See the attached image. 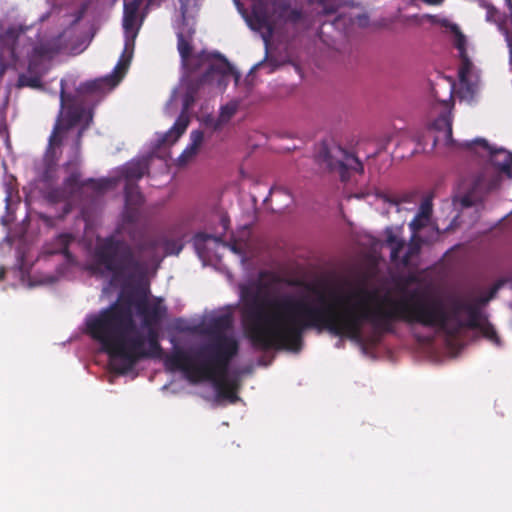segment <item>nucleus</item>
Masks as SVG:
<instances>
[{"mask_svg": "<svg viewBox=\"0 0 512 512\" xmlns=\"http://www.w3.org/2000/svg\"><path fill=\"white\" fill-rule=\"evenodd\" d=\"M409 228L411 231L410 242L406 253L401 258L400 252L405 247V241L399 239L391 229L387 230L386 246L391 250L390 258L392 263L398 269L408 272L406 282L412 284L416 282V264L414 263L416 257V215L411 219Z\"/></svg>", "mask_w": 512, "mask_h": 512, "instance_id": "11", "label": "nucleus"}, {"mask_svg": "<svg viewBox=\"0 0 512 512\" xmlns=\"http://www.w3.org/2000/svg\"><path fill=\"white\" fill-rule=\"evenodd\" d=\"M240 350L239 340L235 335L207 338L197 355L204 359L198 364L194 357L181 348H175L165 359V366L170 371H182L191 382L200 378L228 376L231 361Z\"/></svg>", "mask_w": 512, "mask_h": 512, "instance_id": "4", "label": "nucleus"}, {"mask_svg": "<svg viewBox=\"0 0 512 512\" xmlns=\"http://www.w3.org/2000/svg\"><path fill=\"white\" fill-rule=\"evenodd\" d=\"M127 342L120 361L114 366V371L118 374H128L143 359L161 358L163 356V348L159 339L145 342V337L137 328H135Z\"/></svg>", "mask_w": 512, "mask_h": 512, "instance_id": "9", "label": "nucleus"}, {"mask_svg": "<svg viewBox=\"0 0 512 512\" xmlns=\"http://www.w3.org/2000/svg\"><path fill=\"white\" fill-rule=\"evenodd\" d=\"M65 84V80H61L60 115L49 139L50 146L59 145L61 143L59 133L62 130L70 129L77 125L82 120L86 112L85 108L81 104L83 99H80L75 95L66 93Z\"/></svg>", "mask_w": 512, "mask_h": 512, "instance_id": "12", "label": "nucleus"}, {"mask_svg": "<svg viewBox=\"0 0 512 512\" xmlns=\"http://www.w3.org/2000/svg\"><path fill=\"white\" fill-rule=\"evenodd\" d=\"M423 2L427 3V4H431V5H438L440 4L443 0H422Z\"/></svg>", "mask_w": 512, "mask_h": 512, "instance_id": "43", "label": "nucleus"}, {"mask_svg": "<svg viewBox=\"0 0 512 512\" xmlns=\"http://www.w3.org/2000/svg\"><path fill=\"white\" fill-rule=\"evenodd\" d=\"M324 160L330 170H337L339 172L340 178L344 182L349 179L350 171L360 174L364 172V166L358 157L341 147L326 151Z\"/></svg>", "mask_w": 512, "mask_h": 512, "instance_id": "15", "label": "nucleus"}, {"mask_svg": "<svg viewBox=\"0 0 512 512\" xmlns=\"http://www.w3.org/2000/svg\"><path fill=\"white\" fill-rule=\"evenodd\" d=\"M58 180V166L54 159L45 157L43 167L38 174V181L42 187L54 185Z\"/></svg>", "mask_w": 512, "mask_h": 512, "instance_id": "21", "label": "nucleus"}, {"mask_svg": "<svg viewBox=\"0 0 512 512\" xmlns=\"http://www.w3.org/2000/svg\"><path fill=\"white\" fill-rule=\"evenodd\" d=\"M141 4L142 0H131L124 3L123 28L126 32L134 29Z\"/></svg>", "mask_w": 512, "mask_h": 512, "instance_id": "23", "label": "nucleus"}, {"mask_svg": "<svg viewBox=\"0 0 512 512\" xmlns=\"http://www.w3.org/2000/svg\"><path fill=\"white\" fill-rule=\"evenodd\" d=\"M39 218L46 224L48 225H52L53 224V219L52 217L46 215V214H40L39 215Z\"/></svg>", "mask_w": 512, "mask_h": 512, "instance_id": "41", "label": "nucleus"}, {"mask_svg": "<svg viewBox=\"0 0 512 512\" xmlns=\"http://www.w3.org/2000/svg\"><path fill=\"white\" fill-rule=\"evenodd\" d=\"M148 172L149 163L145 158L128 162L120 169V175L125 183H136Z\"/></svg>", "mask_w": 512, "mask_h": 512, "instance_id": "19", "label": "nucleus"}, {"mask_svg": "<svg viewBox=\"0 0 512 512\" xmlns=\"http://www.w3.org/2000/svg\"><path fill=\"white\" fill-rule=\"evenodd\" d=\"M85 130V127H82L79 132H78V135H77V140H76V146H77V149L80 148V143H81V138H82V135H83V132Z\"/></svg>", "mask_w": 512, "mask_h": 512, "instance_id": "42", "label": "nucleus"}, {"mask_svg": "<svg viewBox=\"0 0 512 512\" xmlns=\"http://www.w3.org/2000/svg\"><path fill=\"white\" fill-rule=\"evenodd\" d=\"M165 311V308H163L159 303L153 304L142 317L143 327L155 326L161 320Z\"/></svg>", "mask_w": 512, "mask_h": 512, "instance_id": "29", "label": "nucleus"}, {"mask_svg": "<svg viewBox=\"0 0 512 512\" xmlns=\"http://www.w3.org/2000/svg\"><path fill=\"white\" fill-rule=\"evenodd\" d=\"M417 145H418V148H419L420 146H422V141H421V139H420V137H419V136H418V142H417Z\"/></svg>", "mask_w": 512, "mask_h": 512, "instance_id": "48", "label": "nucleus"}, {"mask_svg": "<svg viewBox=\"0 0 512 512\" xmlns=\"http://www.w3.org/2000/svg\"><path fill=\"white\" fill-rule=\"evenodd\" d=\"M322 7L319 14L330 15L337 12L338 7L341 5V0H316Z\"/></svg>", "mask_w": 512, "mask_h": 512, "instance_id": "32", "label": "nucleus"}, {"mask_svg": "<svg viewBox=\"0 0 512 512\" xmlns=\"http://www.w3.org/2000/svg\"><path fill=\"white\" fill-rule=\"evenodd\" d=\"M74 241V237L70 233H62L55 237L53 247L48 250L49 254H62L67 260L72 258L69 250L70 244Z\"/></svg>", "mask_w": 512, "mask_h": 512, "instance_id": "25", "label": "nucleus"}, {"mask_svg": "<svg viewBox=\"0 0 512 512\" xmlns=\"http://www.w3.org/2000/svg\"><path fill=\"white\" fill-rule=\"evenodd\" d=\"M233 316L230 313H222L209 319L202 333L207 338L235 335L233 333Z\"/></svg>", "mask_w": 512, "mask_h": 512, "instance_id": "18", "label": "nucleus"}, {"mask_svg": "<svg viewBox=\"0 0 512 512\" xmlns=\"http://www.w3.org/2000/svg\"><path fill=\"white\" fill-rule=\"evenodd\" d=\"M85 326L86 333L108 354L114 370L136 328L131 308L119 302L112 303L98 313L88 315Z\"/></svg>", "mask_w": 512, "mask_h": 512, "instance_id": "5", "label": "nucleus"}, {"mask_svg": "<svg viewBox=\"0 0 512 512\" xmlns=\"http://www.w3.org/2000/svg\"><path fill=\"white\" fill-rule=\"evenodd\" d=\"M177 48L183 60H187L191 56L192 45L190 41L186 39L182 33H179L177 35Z\"/></svg>", "mask_w": 512, "mask_h": 512, "instance_id": "31", "label": "nucleus"}, {"mask_svg": "<svg viewBox=\"0 0 512 512\" xmlns=\"http://www.w3.org/2000/svg\"><path fill=\"white\" fill-rule=\"evenodd\" d=\"M236 112L235 106L226 105L221 108V118L222 119H229L231 118Z\"/></svg>", "mask_w": 512, "mask_h": 512, "instance_id": "37", "label": "nucleus"}, {"mask_svg": "<svg viewBox=\"0 0 512 512\" xmlns=\"http://www.w3.org/2000/svg\"><path fill=\"white\" fill-rule=\"evenodd\" d=\"M200 380H211L214 382L219 396L229 399L231 402H235L237 396L234 392V388L229 384L227 376L214 377V378H200Z\"/></svg>", "mask_w": 512, "mask_h": 512, "instance_id": "26", "label": "nucleus"}, {"mask_svg": "<svg viewBox=\"0 0 512 512\" xmlns=\"http://www.w3.org/2000/svg\"><path fill=\"white\" fill-rule=\"evenodd\" d=\"M151 308V306L148 304V301L146 298L139 299L136 302V309L139 315L142 317L147 313V311Z\"/></svg>", "mask_w": 512, "mask_h": 512, "instance_id": "36", "label": "nucleus"}, {"mask_svg": "<svg viewBox=\"0 0 512 512\" xmlns=\"http://www.w3.org/2000/svg\"><path fill=\"white\" fill-rule=\"evenodd\" d=\"M264 288L261 282L241 287L247 334L252 345L261 350L298 352L303 333L310 328L356 340L365 323L378 331L391 332L396 322H416V288L393 292L357 286L337 297L338 311L320 292L316 293V304H311L291 294L270 297Z\"/></svg>", "mask_w": 512, "mask_h": 512, "instance_id": "1", "label": "nucleus"}, {"mask_svg": "<svg viewBox=\"0 0 512 512\" xmlns=\"http://www.w3.org/2000/svg\"><path fill=\"white\" fill-rule=\"evenodd\" d=\"M190 144L183 150L178 157V164L180 166L186 165L191 161L199 152V149L204 141V133L201 130H193L190 133Z\"/></svg>", "mask_w": 512, "mask_h": 512, "instance_id": "20", "label": "nucleus"}, {"mask_svg": "<svg viewBox=\"0 0 512 512\" xmlns=\"http://www.w3.org/2000/svg\"><path fill=\"white\" fill-rule=\"evenodd\" d=\"M231 249H232V251H234V252H236V253L238 252V249H237L236 245H233V246L231 247Z\"/></svg>", "mask_w": 512, "mask_h": 512, "instance_id": "49", "label": "nucleus"}, {"mask_svg": "<svg viewBox=\"0 0 512 512\" xmlns=\"http://www.w3.org/2000/svg\"><path fill=\"white\" fill-rule=\"evenodd\" d=\"M432 197H425L418 207V250L422 243H430L438 239L440 230L438 226L431 221Z\"/></svg>", "mask_w": 512, "mask_h": 512, "instance_id": "16", "label": "nucleus"}, {"mask_svg": "<svg viewBox=\"0 0 512 512\" xmlns=\"http://www.w3.org/2000/svg\"><path fill=\"white\" fill-rule=\"evenodd\" d=\"M202 84H204V82H201L200 79H198L196 82H191L188 85L187 91L184 95L183 110L176 119L174 125L162 136L160 144H174L185 133L190 123L187 110L194 104L197 90Z\"/></svg>", "mask_w": 512, "mask_h": 512, "instance_id": "14", "label": "nucleus"}, {"mask_svg": "<svg viewBox=\"0 0 512 512\" xmlns=\"http://www.w3.org/2000/svg\"><path fill=\"white\" fill-rule=\"evenodd\" d=\"M183 248V245L175 240H167L164 243L165 255H178Z\"/></svg>", "mask_w": 512, "mask_h": 512, "instance_id": "33", "label": "nucleus"}, {"mask_svg": "<svg viewBox=\"0 0 512 512\" xmlns=\"http://www.w3.org/2000/svg\"><path fill=\"white\" fill-rule=\"evenodd\" d=\"M5 276V269L4 268H0V280L3 279Z\"/></svg>", "mask_w": 512, "mask_h": 512, "instance_id": "47", "label": "nucleus"}, {"mask_svg": "<svg viewBox=\"0 0 512 512\" xmlns=\"http://www.w3.org/2000/svg\"><path fill=\"white\" fill-rule=\"evenodd\" d=\"M267 5H269V2L264 3L262 1L255 5L252 10V17L250 20L251 28L261 32L266 51L268 50L270 39L274 32L273 15L269 13Z\"/></svg>", "mask_w": 512, "mask_h": 512, "instance_id": "17", "label": "nucleus"}, {"mask_svg": "<svg viewBox=\"0 0 512 512\" xmlns=\"http://www.w3.org/2000/svg\"><path fill=\"white\" fill-rule=\"evenodd\" d=\"M505 3L509 9V11L512 13V0H505Z\"/></svg>", "mask_w": 512, "mask_h": 512, "instance_id": "46", "label": "nucleus"}, {"mask_svg": "<svg viewBox=\"0 0 512 512\" xmlns=\"http://www.w3.org/2000/svg\"><path fill=\"white\" fill-rule=\"evenodd\" d=\"M145 328L147 329V337L145 338V342L152 339H159L158 331L156 330L155 326H148Z\"/></svg>", "mask_w": 512, "mask_h": 512, "instance_id": "38", "label": "nucleus"}, {"mask_svg": "<svg viewBox=\"0 0 512 512\" xmlns=\"http://www.w3.org/2000/svg\"><path fill=\"white\" fill-rule=\"evenodd\" d=\"M301 18V12L296 10V9H289V12L287 14V17L285 18V20H290L292 22H296L298 21L299 19Z\"/></svg>", "mask_w": 512, "mask_h": 512, "instance_id": "39", "label": "nucleus"}, {"mask_svg": "<svg viewBox=\"0 0 512 512\" xmlns=\"http://www.w3.org/2000/svg\"><path fill=\"white\" fill-rule=\"evenodd\" d=\"M129 62L130 57L124 59V56H122L111 74L81 83L76 90L77 94L75 96L84 100L85 96H102L111 91L122 80Z\"/></svg>", "mask_w": 512, "mask_h": 512, "instance_id": "13", "label": "nucleus"}, {"mask_svg": "<svg viewBox=\"0 0 512 512\" xmlns=\"http://www.w3.org/2000/svg\"><path fill=\"white\" fill-rule=\"evenodd\" d=\"M460 144V147L447 150L450 152L467 150L489 162L471 176L464 185L463 191H459L453 200L454 206L460 207L462 211L475 207L478 212L484 197L500 184L501 174L512 179V152L502 147L491 146L484 138H476Z\"/></svg>", "mask_w": 512, "mask_h": 512, "instance_id": "3", "label": "nucleus"}, {"mask_svg": "<svg viewBox=\"0 0 512 512\" xmlns=\"http://www.w3.org/2000/svg\"><path fill=\"white\" fill-rule=\"evenodd\" d=\"M19 85L20 86H27L31 88H39L41 87V80L39 77H27L24 75H21L19 77Z\"/></svg>", "mask_w": 512, "mask_h": 512, "instance_id": "34", "label": "nucleus"}, {"mask_svg": "<svg viewBox=\"0 0 512 512\" xmlns=\"http://www.w3.org/2000/svg\"><path fill=\"white\" fill-rule=\"evenodd\" d=\"M358 25L361 27H365L368 23V17L366 15H360L357 17Z\"/></svg>", "mask_w": 512, "mask_h": 512, "instance_id": "40", "label": "nucleus"}, {"mask_svg": "<svg viewBox=\"0 0 512 512\" xmlns=\"http://www.w3.org/2000/svg\"><path fill=\"white\" fill-rule=\"evenodd\" d=\"M132 240H135V237H132ZM158 245V240L143 236L138 241H134V246L131 245V247L133 248L136 256L139 257L140 260L144 261L142 256L145 253L151 257L155 256Z\"/></svg>", "mask_w": 512, "mask_h": 512, "instance_id": "24", "label": "nucleus"}, {"mask_svg": "<svg viewBox=\"0 0 512 512\" xmlns=\"http://www.w3.org/2000/svg\"><path fill=\"white\" fill-rule=\"evenodd\" d=\"M455 82L448 77L439 76L431 87L434 102L431 106L427 130L432 139L431 150L435 147L455 149L460 141L452 136V108Z\"/></svg>", "mask_w": 512, "mask_h": 512, "instance_id": "7", "label": "nucleus"}, {"mask_svg": "<svg viewBox=\"0 0 512 512\" xmlns=\"http://www.w3.org/2000/svg\"><path fill=\"white\" fill-rule=\"evenodd\" d=\"M93 261L95 268L109 274L111 283L116 285L130 284L147 270V263L136 256L131 244L114 235L97 243Z\"/></svg>", "mask_w": 512, "mask_h": 512, "instance_id": "6", "label": "nucleus"}, {"mask_svg": "<svg viewBox=\"0 0 512 512\" xmlns=\"http://www.w3.org/2000/svg\"><path fill=\"white\" fill-rule=\"evenodd\" d=\"M23 30L20 27L10 26L0 33V44L8 49L11 57L16 59V47L19 36Z\"/></svg>", "mask_w": 512, "mask_h": 512, "instance_id": "22", "label": "nucleus"}, {"mask_svg": "<svg viewBox=\"0 0 512 512\" xmlns=\"http://www.w3.org/2000/svg\"><path fill=\"white\" fill-rule=\"evenodd\" d=\"M11 201V195L8 193L5 197L6 207L8 208Z\"/></svg>", "mask_w": 512, "mask_h": 512, "instance_id": "45", "label": "nucleus"}, {"mask_svg": "<svg viewBox=\"0 0 512 512\" xmlns=\"http://www.w3.org/2000/svg\"><path fill=\"white\" fill-rule=\"evenodd\" d=\"M85 186H91L95 189H101L102 186L99 185L94 179L90 178L88 180L81 179V173L79 170L72 171L68 177L63 180L61 186L49 185L47 187H42L40 189V193L43 199L49 205H56L58 203H63L62 212L58 216L59 219L65 218L68 214L71 213L73 209L72 199L73 197L79 193Z\"/></svg>", "mask_w": 512, "mask_h": 512, "instance_id": "8", "label": "nucleus"}, {"mask_svg": "<svg viewBox=\"0 0 512 512\" xmlns=\"http://www.w3.org/2000/svg\"><path fill=\"white\" fill-rule=\"evenodd\" d=\"M286 193V190L284 188H271L270 193Z\"/></svg>", "mask_w": 512, "mask_h": 512, "instance_id": "44", "label": "nucleus"}, {"mask_svg": "<svg viewBox=\"0 0 512 512\" xmlns=\"http://www.w3.org/2000/svg\"><path fill=\"white\" fill-rule=\"evenodd\" d=\"M487 18L488 19L490 18V11H488V13H487Z\"/></svg>", "mask_w": 512, "mask_h": 512, "instance_id": "50", "label": "nucleus"}, {"mask_svg": "<svg viewBox=\"0 0 512 512\" xmlns=\"http://www.w3.org/2000/svg\"><path fill=\"white\" fill-rule=\"evenodd\" d=\"M511 60H512V50H511Z\"/></svg>", "mask_w": 512, "mask_h": 512, "instance_id": "51", "label": "nucleus"}, {"mask_svg": "<svg viewBox=\"0 0 512 512\" xmlns=\"http://www.w3.org/2000/svg\"><path fill=\"white\" fill-rule=\"evenodd\" d=\"M219 62L211 64L207 71L200 77L201 82H206L211 74L228 75L232 71L231 64L222 55H218Z\"/></svg>", "mask_w": 512, "mask_h": 512, "instance_id": "27", "label": "nucleus"}, {"mask_svg": "<svg viewBox=\"0 0 512 512\" xmlns=\"http://www.w3.org/2000/svg\"><path fill=\"white\" fill-rule=\"evenodd\" d=\"M420 281L418 280V283ZM502 282L494 284L485 295H454L445 301L425 306L418 288V350L420 345L429 342L421 329H432L441 334L448 345H462L460 339L470 328L478 330L494 345L500 347L501 340L494 327L488 322L484 306L495 297Z\"/></svg>", "mask_w": 512, "mask_h": 512, "instance_id": "2", "label": "nucleus"}, {"mask_svg": "<svg viewBox=\"0 0 512 512\" xmlns=\"http://www.w3.org/2000/svg\"><path fill=\"white\" fill-rule=\"evenodd\" d=\"M124 194L127 206L138 207L143 203V195L136 183H125Z\"/></svg>", "mask_w": 512, "mask_h": 512, "instance_id": "28", "label": "nucleus"}, {"mask_svg": "<svg viewBox=\"0 0 512 512\" xmlns=\"http://www.w3.org/2000/svg\"><path fill=\"white\" fill-rule=\"evenodd\" d=\"M46 54H47L46 47H44V46L34 47L32 50V56L29 59V65H28L29 70H31L34 65V58H43L46 56Z\"/></svg>", "mask_w": 512, "mask_h": 512, "instance_id": "35", "label": "nucleus"}, {"mask_svg": "<svg viewBox=\"0 0 512 512\" xmlns=\"http://www.w3.org/2000/svg\"><path fill=\"white\" fill-rule=\"evenodd\" d=\"M452 34V41L458 50L460 58L459 79L460 87L457 92L459 98L466 102H471L478 90L479 74L473 63L467 56L466 37L462 34L459 27L455 24L447 26Z\"/></svg>", "mask_w": 512, "mask_h": 512, "instance_id": "10", "label": "nucleus"}, {"mask_svg": "<svg viewBox=\"0 0 512 512\" xmlns=\"http://www.w3.org/2000/svg\"><path fill=\"white\" fill-rule=\"evenodd\" d=\"M272 6V15H275L278 19H285L290 9V4L287 0H272L269 2Z\"/></svg>", "mask_w": 512, "mask_h": 512, "instance_id": "30", "label": "nucleus"}]
</instances>
